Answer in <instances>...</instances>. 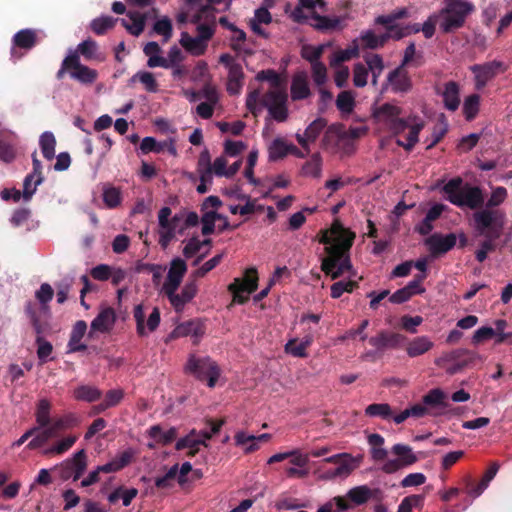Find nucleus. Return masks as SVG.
Wrapping results in <instances>:
<instances>
[{"label": "nucleus", "mask_w": 512, "mask_h": 512, "mask_svg": "<svg viewBox=\"0 0 512 512\" xmlns=\"http://www.w3.org/2000/svg\"><path fill=\"white\" fill-rule=\"evenodd\" d=\"M502 67L499 61H491L485 64H475L471 66V71L475 75V86L477 89L483 88L489 80L496 76L498 70Z\"/></svg>", "instance_id": "obj_16"}, {"label": "nucleus", "mask_w": 512, "mask_h": 512, "mask_svg": "<svg viewBox=\"0 0 512 512\" xmlns=\"http://www.w3.org/2000/svg\"><path fill=\"white\" fill-rule=\"evenodd\" d=\"M219 63L228 69V77L226 83L227 92L230 95L240 94L243 87L244 72L242 65L237 63L233 56L224 53L219 57Z\"/></svg>", "instance_id": "obj_9"}, {"label": "nucleus", "mask_w": 512, "mask_h": 512, "mask_svg": "<svg viewBox=\"0 0 512 512\" xmlns=\"http://www.w3.org/2000/svg\"><path fill=\"white\" fill-rule=\"evenodd\" d=\"M468 358H471V364H473L478 358V355L470 350L460 348L444 353L436 360V364L438 366H444L447 362L457 363L463 360H468Z\"/></svg>", "instance_id": "obj_27"}, {"label": "nucleus", "mask_w": 512, "mask_h": 512, "mask_svg": "<svg viewBox=\"0 0 512 512\" xmlns=\"http://www.w3.org/2000/svg\"><path fill=\"white\" fill-rule=\"evenodd\" d=\"M196 430H192L187 436L180 438L175 445L176 450H183L185 448H194L199 445L207 446L206 442L204 440H201L199 438H195Z\"/></svg>", "instance_id": "obj_59"}, {"label": "nucleus", "mask_w": 512, "mask_h": 512, "mask_svg": "<svg viewBox=\"0 0 512 512\" xmlns=\"http://www.w3.org/2000/svg\"><path fill=\"white\" fill-rule=\"evenodd\" d=\"M16 157V149L10 142L0 139V160L5 163H11Z\"/></svg>", "instance_id": "obj_64"}, {"label": "nucleus", "mask_w": 512, "mask_h": 512, "mask_svg": "<svg viewBox=\"0 0 512 512\" xmlns=\"http://www.w3.org/2000/svg\"><path fill=\"white\" fill-rule=\"evenodd\" d=\"M312 78L318 87H322L327 81V68L323 62L311 65Z\"/></svg>", "instance_id": "obj_61"}, {"label": "nucleus", "mask_w": 512, "mask_h": 512, "mask_svg": "<svg viewBox=\"0 0 512 512\" xmlns=\"http://www.w3.org/2000/svg\"><path fill=\"white\" fill-rule=\"evenodd\" d=\"M433 347V342L427 336H419L410 341L407 345L406 352L409 357H417L423 355Z\"/></svg>", "instance_id": "obj_30"}, {"label": "nucleus", "mask_w": 512, "mask_h": 512, "mask_svg": "<svg viewBox=\"0 0 512 512\" xmlns=\"http://www.w3.org/2000/svg\"><path fill=\"white\" fill-rule=\"evenodd\" d=\"M187 271L186 262L181 258H174L170 263L167 279L163 284V292L177 291Z\"/></svg>", "instance_id": "obj_14"}, {"label": "nucleus", "mask_w": 512, "mask_h": 512, "mask_svg": "<svg viewBox=\"0 0 512 512\" xmlns=\"http://www.w3.org/2000/svg\"><path fill=\"white\" fill-rule=\"evenodd\" d=\"M324 52V45L312 46L304 45L301 49V56L306 61L310 62L311 65L320 63V58Z\"/></svg>", "instance_id": "obj_53"}, {"label": "nucleus", "mask_w": 512, "mask_h": 512, "mask_svg": "<svg viewBox=\"0 0 512 512\" xmlns=\"http://www.w3.org/2000/svg\"><path fill=\"white\" fill-rule=\"evenodd\" d=\"M269 160L277 161L284 158L289 153V145L281 138H276L268 148Z\"/></svg>", "instance_id": "obj_45"}, {"label": "nucleus", "mask_w": 512, "mask_h": 512, "mask_svg": "<svg viewBox=\"0 0 512 512\" xmlns=\"http://www.w3.org/2000/svg\"><path fill=\"white\" fill-rule=\"evenodd\" d=\"M116 321V314L113 308L106 307L93 319L90 325L89 336L93 332L107 333L113 328Z\"/></svg>", "instance_id": "obj_21"}, {"label": "nucleus", "mask_w": 512, "mask_h": 512, "mask_svg": "<svg viewBox=\"0 0 512 512\" xmlns=\"http://www.w3.org/2000/svg\"><path fill=\"white\" fill-rule=\"evenodd\" d=\"M479 105L480 96L478 94H471L465 99L463 104V114L466 120L471 121L476 117L479 111Z\"/></svg>", "instance_id": "obj_49"}, {"label": "nucleus", "mask_w": 512, "mask_h": 512, "mask_svg": "<svg viewBox=\"0 0 512 512\" xmlns=\"http://www.w3.org/2000/svg\"><path fill=\"white\" fill-rule=\"evenodd\" d=\"M51 403L47 399H40L37 403L35 418L39 430L41 427L50 426L52 423L50 417Z\"/></svg>", "instance_id": "obj_32"}, {"label": "nucleus", "mask_w": 512, "mask_h": 512, "mask_svg": "<svg viewBox=\"0 0 512 512\" xmlns=\"http://www.w3.org/2000/svg\"><path fill=\"white\" fill-rule=\"evenodd\" d=\"M36 345H37V356L41 363L47 362L48 357L51 355L53 351L52 344L45 340L42 337V334H37L36 337Z\"/></svg>", "instance_id": "obj_57"}, {"label": "nucleus", "mask_w": 512, "mask_h": 512, "mask_svg": "<svg viewBox=\"0 0 512 512\" xmlns=\"http://www.w3.org/2000/svg\"><path fill=\"white\" fill-rule=\"evenodd\" d=\"M326 126L327 120L325 118L319 117L309 124L303 134L296 133L295 138L302 149L306 151V153H310L309 144L317 140Z\"/></svg>", "instance_id": "obj_15"}, {"label": "nucleus", "mask_w": 512, "mask_h": 512, "mask_svg": "<svg viewBox=\"0 0 512 512\" xmlns=\"http://www.w3.org/2000/svg\"><path fill=\"white\" fill-rule=\"evenodd\" d=\"M258 287V274L256 268H248L245 271L244 278H235L229 284L228 291L233 295V302L238 304H245L249 297L248 295L256 291Z\"/></svg>", "instance_id": "obj_8"}, {"label": "nucleus", "mask_w": 512, "mask_h": 512, "mask_svg": "<svg viewBox=\"0 0 512 512\" xmlns=\"http://www.w3.org/2000/svg\"><path fill=\"white\" fill-rule=\"evenodd\" d=\"M222 218H224V215L219 214L216 211L205 212L201 218L202 234L205 236L212 234L215 230V221Z\"/></svg>", "instance_id": "obj_52"}, {"label": "nucleus", "mask_w": 512, "mask_h": 512, "mask_svg": "<svg viewBox=\"0 0 512 512\" xmlns=\"http://www.w3.org/2000/svg\"><path fill=\"white\" fill-rule=\"evenodd\" d=\"M322 171V158L319 153H314L311 155L309 161H307L302 167V173L305 176H312L314 178H319Z\"/></svg>", "instance_id": "obj_43"}, {"label": "nucleus", "mask_w": 512, "mask_h": 512, "mask_svg": "<svg viewBox=\"0 0 512 512\" xmlns=\"http://www.w3.org/2000/svg\"><path fill=\"white\" fill-rule=\"evenodd\" d=\"M180 45L191 55L201 56L207 50V43H204L198 37H192L188 32H182L180 38Z\"/></svg>", "instance_id": "obj_26"}, {"label": "nucleus", "mask_w": 512, "mask_h": 512, "mask_svg": "<svg viewBox=\"0 0 512 512\" xmlns=\"http://www.w3.org/2000/svg\"><path fill=\"white\" fill-rule=\"evenodd\" d=\"M39 145L43 156L47 160H52L55 156L56 139L52 132H44L39 139Z\"/></svg>", "instance_id": "obj_38"}, {"label": "nucleus", "mask_w": 512, "mask_h": 512, "mask_svg": "<svg viewBox=\"0 0 512 512\" xmlns=\"http://www.w3.org/2000/svg\"><path fill=\"white\" fill-rule=\"evenodd\" d=\"M77 441L76 435H70L58 441L55 445L45 451V454H63L68 451Z\"/></svg>", "instance_id": "obj_58"}, {"label": "nucleus", "mask_w": 512, "mask_h": 512, "mask_svg": "<svg viewBox=\"0 0 512 512\" xmlns=\"http://www.w3.org/2000/svg\"><path fill=\"white\" fill-rule=\"evenodd\" d=\"M368 69L362 63H356L353 68V83L356 87H364L367 84Z\"/></svg>", "instance_id": "obj_62"}, {"label": "nucleus", "mask_w": 512, "mask_h": 512, "mask_svg": "<svg viewBox=\"0 0 512 512\" xmlns=\"http://www.w3.org/2000/svg\"><path fill=\"white\" fill-rule=\"evenodd\" d=\"M387 82L390 84L393 92H408L412 87V82L403 67L399 66L392 70L387 76Z\"/></svg>", "instance_id": "obj_22"}, {"label": "nucleus", "mask_w": 512, "mask_h": 512, "mask_svg": "<svg viewBox=\"0 0 512 512\" xmlns=\"http://www.w3.org/2000/svg\"><path fill=\"white\" fill-rule=\"evenodd\" d=\"M456 241L457 237L454 233L447 235L435 233L426 240V244L429 246L431 253L437 256L450 251L456 245Z\"/></svg>", "instance_id": "obj_18"}, {"label": "nucleus", "mask_w": 512, "mask_h": 512, "mask_svg": "<svg viewBox=\"0 0 512 512\" xmlns=\"http://www.w3.org/2000/svg\"><path fill=\"white\" fill-rule=\"evenodd\" d=\"M117 19L111 16H101L92 20L91 30L97 35H104L108 30L112 29Z\"/></svg>", "instance_id": "obj_44"}, {"label": "nucleus", "mask_w": 512, "mask_h": 512, "mask_svg": "<svg viewBox=\"0 0 512 512\" xmlns=\"http://www.w3.org/2000/svg\"><path fill=\"white\" fill-rule=\"evenodd\" d=\"M73 397L77 401H85L88 403L95 402L102 397V391L96 386L79 385L73 391Z\"/></svg>", "instance_id": "obj_28"}, {"label": "nucleus", "mask_w": 512, "mask_h": 512, "mask_svg": "<svg viewBox=\"0 0 512 512\" xmlns=\"http://www.w3.org/2000/svg\"><path fill=\"white\" fill-rule=\"evenodd\" d=\"M444 106L449 111H456L460 104L459 85L455 81L445 83L441 93Z\"/></svg>", "instance_id": "obj_25"}, {"label": "nucleus", "mask_w": 512, "mask_h": 512, "mask_svg": "<svg viewBox=\"0 0 512 512\" xmlns=\"http://www.w3.org/2000/svg\"><path fill=\"white\" fill-rule=\"evenodd\" d=\"M25 313L28 316L30 323L36 334H43L44 326L40 320L39 309L36 303L28 301L25 305Z\"/></svg>", "instance_id": "obj_42"}, {"label": "nucleus", "mask_w": 512, "mask_h": 512, "mask_svg": "<svg viewBox=\"0 0 512 512\" xmlns=\"http://www.w3.org/2000/svg\"><path fill=\"white\" fill-rule=\"evenodd\" d=\"M409 17V11L406 7L393 10L387 15H379L375 18V24H395L396 21Z\"/></svg>", "instance_id": "obj_50"}, {"label": "nucleus", "mask_w": 512, "mask_h": 512, "mask_svg": "<svg viewBox=\"0 0 512 512\" xmlns=\"http://www.w3.org/2000/svg\"><path fill=\"white\" fill-rule=\"evenodd\" d=\"M365 62L367 64L368 73H371L372 85L376 86L378 78L384 70L383 58L379 54H368L365 56Z\"/></svg>", "instance_id": "obj_31"}, {"label": "nucleus", "mask_w": 512, "mask_h": 512, "mask_svg": "<svg viewBox=\"0 0 512 512\" xmlns=\"http://www.w3.org/2000/svg\"><path fill=\"white\" fill-rule=\"evenodd\" d=\"M474 9L473 3L467 0H444V7L438 13L441 31L452 33L462 28Z\"/></svg>", "instance_id": "obj_5"}, {"label": "nucleus", "mask_w": 512, "mask_h": 512, "mask_svg": "<svg viewBox=\"0 0 512 512\" xmlns=\"http://www.w3.org/2000/svg\"><path fill=\"white\" fill-rule=\"evenodd\" d=\"M423 404L425 407L429 408H445V393L439 389L435 388L430 390L426 395L423 396Z\"/></svg>", "instance_id": "obj_40"}, {"label": "nucleus", "mask_w": 512, "mask_h": 512, "mask_svg": "<svg viewBox=\"0 0 512 512\" xmlns=\"http://www.w3.org/2000/svg\"><path fill=\"white\" fill-rule=\"evenodd\" d=\"M102 198L106 207L114 209L121 204L122 193L119 188L107 185L103 188Z\"/></svg>", "instance_id": "obj_37"}, {"label": "nucleus", "mask_w": 512, "mask_h": 512, "mask_svg": "<svg viewBox=\"0 0 512 512\" xmlns=\"http://www.w3.org/2000/svg\"><path fill=\"white\" fill-rule=\"evenodd\" d=\"M97 50L98 45L96 41L88 38L79 43L76 50L70 51L69 54H76L78 57L83 56L86 60L90 61L96 59Z\"/></svg>", "instance_id": "obj_36"}, {"label": "nucleus", "mask_w": 512, "mask_h": 512, "mask_svg": "<svg viewBox=\"0 0 512 512\" xmlns=\"http://www.w3.org/2000/svg\"><path fill=\"white\" fill-rule=\"evenodd\" d=\"M407 337L401 333L380 331L376 336L370 337L368 342L375 347L377 352H383L387 349H399L404 346Z\"/></svg>", "instance_id": "obj_13"}, {"label": "nucleus", "mask_w": 512, "mask_h": 512, "mask_svg": "<svg viewBox=\"0 0 512 512\" xmlns=\"http://www.w3.org/2000/svg\"><path fill=\"white\" fill-rule=\"evenodd\" d=\"M80 423L79 417L75 413H67L62 417L54 419L51 423V426L58 434L60 431L73 428L78 426Z\"/></svg>", "instance_id": "obj_41"}, {"label": "nucleus", "mask_w": 512, "mask_h": 512, "mask_svg": "<svg viewBox=\"0 0 512 512\" xmlns=\"http://www.w3.org/2000/svg\"><path fill=\"white\" fill-rule=\"evenodd\" d=\"M148 435L156 440L157 443L166 446L177 438L178 432L175 427H171L164 432L160 425H153L149 428Z\"/></svg>", "instance_id": "obj_29"}, {"label": "nucleus", "mask_w": 512, "mask_h": 512, "mask_svg": "<svg viewBox=\"0 0 512 512\" xmlns=\"http://www.w3.org/2000/svg\"><path fill=\"white\" fill-rule=\"evenodd\" d=\"M346 498L351 502L352 506H360L367 503L370 499L381 500L382 491L378 488L371 489L367 485H360L348 490Z\"/></svg>", "instance_id": "obj_17"}, {"label": "nucleus", "mask_w": 512, "mask_h": 512, "mask_svg": "<svg viewBox=\"0 0 512 512\" xmlns=\"http://www.w3.org/2000/svg\"><path fill=\"white\" fill-rule=\"evenodd\" d=\"M205 333L204 324L200 320H189L176 326L172 332L173 337L192 336L197 341Z\"/></svg>", "instance_id": "obj_23"}, {"label": "nucleus", "mask_w": 512, "mask_h": 512, "mask_svg": "<svg viewBox=\"0 0 512 512\" xmlns=\"http://www.w3.org/2000/svg\"><path fill=\"white\" fill-rule=\"evenodd\" d=\"M476 231L486 239L481 243V250L486 253L495 249L494 240L501 236L503 229L502 216L498 211L482 209L473 214Z\"/></svg>", "instance_id": "obj_4"}, {"label": "nucleus", "mask_w": 512, "mask_h": 512, "mask_svg": "<svg viewBox=\"0 0 512 512\" xmlns=\"http://www.w3.org/2000/svg\"><path fill=\"white\" fill-rule=\"evenodd\" d=\"M198 286L196 281L187 282L180 294H176V291H173L172 294L169 292H165V295L168 297L171 305L174 307L176 311H181L185 304L190 302L197 294Z\"/></svg>", "instance_id": "obj_19"}, {"label": "nucleus", "mask_w": 512, "mask_h": 512, "mask_svg": "<svg viewBox=\"0 0 512 512\" xmlns=\"http://www.w3.org/2000/svg\"><path fill=\"white\" fill-rule=\"evenodd\" d=\"M57 436L58 434L55 432L51 425L41 427V429L35 434L34 438L27 444V448L30 450L40 448L44 446L50 439Z\"/></svg>", "instance_id": "obj_34"}, {"label": "nucleus", "mask_w": 512, "mask_h": 512, "mask_svg": "<svg viewBox=\"0 0 512 512\" xmlns=\"http://www.w3.org/2000/svg\"><path fill=\"white\" fill-rule=\"evenodd\" d=\"M336 106L341 112L351 113L355 106V100L350 91H342L336 99Z\"/></svg>", "instance_id": "obj_56"}, {"label": "nucleus", "mask_w": 512, "mask_h": 512, "mask_svg": "<svg viewBox=\"0 0 512 512\" xmlns=\"http://www.w3.org/2000/svg\"><path fill=\"white\" fill-rule=\"evenodd\" d=\"M153 30L164 37V42L168 41L172 36V23L167 17L155 22Z\"/></svg>", "instance_id": "obj_63"}, {"label": "nucleus", "mask_w": 512, "mask_h": 512, "mask_svg": "<svg viewBox=\"0 0 512 512\" xmlns=\"http://www.w3.org/2000/svg\"><path fill=\"white\" fill-rule=\"evenodd\" d=\"M127 17L129 19H122L121 23L125 27V29L133 36H139L145 28L146 24V14L140 13L138 11H128Z\"/></svg>", "instance_id": "obj_24"}, {"label": "nucleus", "mask_w": 512, "mask_h": 512, "mask_svg": "<svg viewBox=\"0 0 512 512\" xmlns=\"http://www.w3.org/2000/svg\"><path fill=\"white\" fill-rule=\"evenodd\" d=\"M365 415L369 417H380L382 419H390L393 413L389 404L373 403L366 407Z\"/></svg>", "instance_id": "obj_46"}, {"label": "nucleus", "mask_w": 512, "mask_h": 512, "mask_svg": "<svg viewBox=\"0 0 512 512\" xmlns=\"http://www.w3.org/2000/svg\"><path fill=\"white\" fill-rule=\"evenodd\" d=\"M12 43L13 47L11 49V57L16 61L20 58V56L16 55V48L24 50L32 49L37 43V34L33 29H22L13 36Z\"/></svg>", "instance_id": "obj_20"}, {"label": "nucleus", "mask_w": 512, "mask_h": 512, "mask_svg": "<svg viewBox=\"0 0 512 512\" xmlns=\"http://www.w3.org/2000/svg\"><path fill=\"white\" fill-rule=\"evenodd\" d=\"M311 343V337H306L301 342H298L297 339H292L285 345V351L295 357H306V349L311 345Z\"/></svg>", "instance_id": "obj_39"}, {"label": "nucleus", "mask_w": 512, "mask_h": 512, "mask_svg": "<svg viewBox=\"0 0 512 512\" xmlns=\"http://www.w3.org/2000/svg\"><path fill=\"white\" fill-rule=\"evenodd\" d=\"M507 195L508 193L505 187L498 186L494 188L490 198L486 202L485 209L491 210V208L501 205L507 198Z\"/></svg>", "instance_id": "obj_60"}, {"label": "nucleus", "mask_w": 512, "mask_h": 512, "mask_svg": "<svg viewBox=\"0 0 512 512\" xmlns=\"http://www.w3.org/2000/svg\"><path fill=\"white\" fill-rule=\"evenodd\" d=\"M36 299L41 304L40 310L44 313L49 312L48 303L53 299L54 291L50 284L43 283L35 293Z\"/></svg>", "instance_id": "obj_48"}, {"label": "nucleus", "mask_w": 512, "mask_h": 512, "mask_svg": "<svg viewBox=\"0 0 512 512\" xmlns=\"http://www.w3.org/2000/svg\"><path fill=\"white\" fill-rule=\"evenodd\" d=\"M363 456L339 453L325 458L322 462L336 464L334 468L338 478H347L362 463Z\"/></svg>", "instance_id": "obj_12"}, {"label": "nucleus", "mask_w": 512, "mask_h": 512, "mask_svg": "<svg viewBox=\"0 0 512 512\" xmlns=\"http://www.w3.org/2000/svg\"><path fill=\"white\" fill-rule=\"evenodd\" d=\"M392 453L398 458L390 459L383 464L381 469L386 474H393L403 467L411 466L418 461L412 448L405 444H395L392 447Z\"/></svg>", "instance_id": "obj_10"}, {"label": "nucleus", "mask_w": 512, "mask_h": 512, "mask_svg": "<svg viewBox=\"0 0 512 512\" xmlns=\"http://www.w3.org/2000/svg\"><path fill=\"white\" fill-rule=\"evenodd\" d=\"M358 287V283L353 280L338 281L331 286V297L333 299L340 298L344 292L351 293Z\"/></svg>", "instance_id": "obj_55"}, {"label": "nucleus", "mask_w": 512, "mask_h": 512, "mask_svg": "<svg viewBox=\"0 0 512 512\" xmlns=\"http://www.w3.org/2000/svg\"><path fill=\"white\" fill-rule=\"evenodd\" d=\"M185 370L200 381H206L210 388H213L220 376V368L215 361L209 357L197 358L190 356Z\"/></svg>", "instance_id": "obj_7"}, {"label": "nucleus", "mask_w": 512, "mask_h": 512, "mask_svg": "<svg viewBox=\"0 0 512 512\" xmlns=\"http://www.w3.org/2000/svg\"><path fill=\"white\" fill-rule=\"evenodd\" d=\"M310 89L304 76H296L291 83V97L293 100H303L309 97Z\"/></svg>", "instance_id": "obj_35"}, {"label": "nucleus", "mask_w": 512, "mask_h": 512, "mask_svg": "<svg viewBox=\"0 0 512 512\" xmlns=\"http://www.w3.org/2000/svg\"><path fill=\"white\" fill-rule=\"evenodd\" d=\"M354 239L355 233L345 229L339 221L332 224L329 232H323L320 243L327 245V257L322 260L321 270L332 279L341 277L352 268L348 252Z\"/></svg>", "instance_id": "obj_1"}, {"label": "nucleus", "mask_w": 512, "mask_h": 512, "mask_svg": "<svg viewBox=\"0 0 512 512\" xmlns=\"http://www.w3.org/2000/svg\"><path fill=\"white\" fill-rule=\"evenodd\" d=\"M87 468V455L84 449L76 452L72 458L63 461L56 469L59 472V477L66 481L73 479L77 481L85 472Z\"/></svg>", "instance_id": "obj_11"}, {"label": "nucleus", "mask_w": 512, "mask_h": 512, "mask_svg": "<svg viewBox=\"0 0 512 512\" xmlns=\"http://www.w3.org/2000/svg\"><path fill=\"white\" fill-rule=\"evenodd\" d=\"M311 18L316 21L313 27L319 31H331L340 26L342 19L340 17H328L313 11Z\"/></svg>", "instance_id": "obj_33"}, {"label": "nucleus", "mask_w": 512, "mask_h": 512, "mask_svg": "<svg viewBox=\"0 0 512 512\" xmlns=\"http://www.w3.org/2000/svg\"><path fill=\"white\" fill-rule=\"evenodd\" d=\"M359 54V49L357 45L353 47H349L343 50H339L333 54L332 59L330 60V65L332 67H336L340 65L342 62H346L351 60L352 58L357 57Z\"/></svg>", "instance_id": "obj_51"}, {"label": "nucleus", "mask_w": 512, "mask_h": 512, "mask_svg": "<svg viewBox=\"0 0 512 512\" xmlns=\"http://www.w3.org/2000/svg\"><path fill=\"white\" fill-rule=\"evenodd\" d=\"M136 80L140 81L148 92L155 93L158 91V83L151 72L144 71L136 73L131 78V81L134 82Z\"/></svg>", "instance_id": "obj_54"}, {"label": "nucleus", "mask_w": 512, "mask_h": 512, "mask_svg": "<svg viewBox=\"0 0 512 512\" xmlns=\"http://www.w3.org/2000/svg\"><path fill=\"white\" fill-rule=\"evenodd\" d=\"M68 73L70 78L84 86L93 85L98 79V71L81 63L80 57L76 54H68L62 61L56 78L62 80Z\"/></svg>", "instance_id": "obj_6"}, {"label": "nucleus", "mask_w": 512, "mask_h": 512, "mask_svg": "<svg viewBox=\"0 0 512 512\" xmlns=\"http://www.w3.org/2000/svg\"><path fill=\"white\" fill-rule=\"evenodd\" d=\"M287 102V94L280 90H271L264 94L261 99V104L263 107L270 109L274 106L279 105L280 103Z\"/></svg>", "instance_id": "obj_47"}, {"label": "nucleus", "mask_w": 512, "mask_h": 512, "mask_svg": "<svg viewBox=\"0 0 512 512\" xmlns=\"http://www.w3.org/2000/svg\"><path fill=\"white\" fill-rule=\"evenodd\" d=\"M401 115L402 108L392 103H384L373 111L375 119L385 124L393 135L398 136L406 129H409L406 141L401 139L396 140V144L399 147H402L404 150L409 152L419 141V134L424 128L425 123L417 116L404 118L401 117Z\"/></svg>", "instance_id": "obj_2"}, {"label": "nucleus", "mask_w": 512, "mask_h": 512, "mask_svg": "<svg viewBox=\"0 0 512 512\" xmlns=\"http://www.w3.org/2000/svg\"><path fill=\"white\" fill-rule=\"evenodd\" d=\"M442 192L447 201L460 208L467 207L471 210H476L484 204L482 189L478 186L464 184L461 177L450 179L442 187Z\"/></svg>", "instance_id": "obj_3"}]
</instances>
